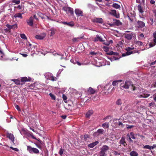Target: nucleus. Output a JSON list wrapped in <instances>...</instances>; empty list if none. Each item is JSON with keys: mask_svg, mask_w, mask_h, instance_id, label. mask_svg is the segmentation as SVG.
Masks as SVG:
<instances>
[{"mask_svg": "<svg viewBox=\"0 0 156 156\" xmlns=\"http://www.w3.org/2000/svg\"><path fill=\"white\" fill-rule=\"evenodd\" d=\"M129 87H131V89L133 91V93L137 94H138V96L139 98H147L150 96L149 94H147V91L143 89L135 87L131 84V82L130 81H126L125 84L121 86V87L126 89H128Z\"/></svg>", "mask_w": 156, "mask_h": 156, "instance_id": "nucleus-1", "label": "nucleus"}, {"mask_svg": "<svg viewBox=\"0 0 156 156\" xmlns=\"http://www.w3.org/2000/svg\"><path fill=\"white\" fill-rule=\"evenodd\" d=\"M134 49H136V48H135L134 47H133V46H131V47H128L126 48V50L127 52H126V53L122 54V56L124 57L127 55H129L132 53L136 52H133V51H131V50Z\"/></svg>", "mask_w": 156, "mask_h": 156, "instance_id": "nucleus-2", "label": "nucleus"}, {"mask_svg": "<svg viewBox=\"0 0 156 156\" xmlns=\"http://www.w3.org/2000/svg\"><path fill=\"white\" fill-rule=\"evenodd\" d=\"M27 150L31 154H37L39 153V151L37 149L32 147L30 146H27Z\"/></svg>", "mask_w": 156, "mask_h": 156, "instance_id": "nucleus-3", "label": "nucleus"}, {"mask_svg": "<svg viewBox=\"0 0 156 156\" xmlns=\"http://www.w3.org/2000/svg\"><path fill=\"white\" fill-rule=\"evenodd\" d=\"M46 78L47 79L51 80L53 81H56V78L55 77H54L52 74L51 73H45L44 75Z\"/></svg>", "mask_w": 156, "mask_h": 156, "instance_id": "nucleus-4", "label": "nucleus"}, {"mask_svg": "<svg viewBox=\"0 0 156 156\" xmlns=\"http://www.w3.org/2000/svg\"><path fill=\"white\" fill-rule=\"evenodd\" d=\"M63 9L67 14H70L71 15L73 14V9L71 8L65 7H63Z\"/></svg>", "mask_w": 156, "mask_h": 156, "instance_id": "nucleus-5", "label": "nucleus"}, {"mask_svg": "<svg viewBox=\"0 0 156 156\" xmlns=\"http://www.w3.org/2000/svg\"><path fill=\"white\" fill-rule=\"evenodd\" d=\"M153 36L154 42H151L150 43L149 45L150 47H153L156 44V31L153 33Z\"/></svg>", "mask_w": 156, "mask_h": 156, "instance_id": "nucleus-6", "label": "nucleus"}, {"mask_svg": "<svg viewBox=\"0 0 156 156\" xmlns=\"http://www.w3.org/2000/svg\"><path fill=\"white\" fill-rule=\"evenodd\" d=\"M109 149L107 145H103L101 149V153H103L105 154V152Z\"/></svg>", "mask_w": 156, "mask_h": 156, "instance_id": "nucleus-7", "label": "nucleus"}, {"mask_svg": "<svg viewBox=\"0 0 156 156\" xmlns=\"http://www.w3.org/2000/svg\"><path fill=\"white\" fill-rule=\"evenodd\" d=\"M109 13L116 18H119V13H117L116 11L115 10H111Z\"/></svg>", "mask_w": 156, "mask_h": 156, "instance_id": "nucleus-8", "label": "nucleus"}, {"mask_svg": "<svg viewBox=\"0 0 156 156\" xmlns=\"http://www.w3.org/2000/svg\"><path fill=\"white\" fill-rule=\"evenodd\" d=\"M75 12L76 15L78 16H83L82 11L79 9H76L75 10Z\"/></svg>", "mask_w": 156, "mask_h": 156, "instance_id": "nucleus-9", "label": "nucleus"}, {"mask_svg": "<svg viewBox=\"0 0 156 156\" xmlns=\"http://www.w3.org/2000/svg\"><path fill=\"white\" fill-rule=\"evenodd\" d=\"M145 25V23L143 21H138L137 22L136 26L139 28H142L144 27Z\"/></svg>", "mask_w": 156, "mask_h": 156, "instance_id": "nucleus-10", "label": "nucleus"}, {"mask_svg": "<svg viewBox=\"0 0 156 156\" xmlns=\"http://www.w3.org/2000/svg\"><path fill=\"white\" fill-rule=\"evenodd\" d=\"M127 137L128 139L130 141L133 142V141L131 140V138L135 139V137L134 136L133 133V132H131L129 134H128L127 136Z\"/></svg>", "mask_w": 156, "mask_h": 156, "instance_id": "nucleus-11", "label": "nucleus"}, {"mask_svg": "<svg viewBox=\"0 0 156 156\" xmlns=\"http://www.w3.org/2000/svg\"><path fill=\"white\" fill-rule=\"evenodd\" d=\"M46 36V34L45 33H42L40 35H37L35 36V38L37 39L42 40Z\"/></svg>", "mask_w": 156, "mask_h": 156, "instance_id": "nucleus-12", "label": "nucleus"}, {"mask_svg": "<svg viewBox=\"0 0 156 156\" xmlns=\"http://www.w3.org/2000/svg\"><path fill=\"white\" fill-rule=\"evenodd\" d=\"M34 18L32 16L30 17L29 20H27V22L28 24L30 26H32L33 25Z\"/></svg>", "mask_w": 156, "mask_h": 156, "instance_id": "nucleus-13", "label": "nucleus"}, {"mask_svg": "<svg viewBox=\"0 0 156 156\" xmlns=\"http://www.w3.org/2000/svg\"><path fill=\"white\" fill-rule=\"evenodd\" d=\"M104 132L103 129H98L96 132L94 133V136H98L99 134H102Z\"/></svg>", "mask_w": 156, "mask_h": 156, "instance_id": "nucleus-14", "label": "nucleus"}, {"mask_svg": "<svg viewBox=\"0 0 156 156\" xmlns=\"http://www.w3.org/2000/svg\"><path fill=\"white\" fill-rule=\"evenodd\" d=\"M7 137L9 138L12 142H13L14 141V137L13 134L7 133Z\"/></svg>", "mask_w": 156, "mask_h": 156, "instance_id": "nucleus-15", "label": "nucleus"}, {"mask_svg": "<svg viewBox=\"0 0 156 156\" xmlns=\"http://www.w3.org/2000/svg\"><path fill=\"white\" fill-rule=\"evenodd\" d=\"M94 22L102 23H103V19L101 18H96L93 19Z\"/></svg>", "mask_w": 156, "mask_h": 156, "instance_id": "nucleus-16", "label": "nucleus"}, {"mask_svg": "<svg viewBox=\"0 0 156 156\" xmlns=\"http://www.w3.org/2000/svg\"><path fill=\"white\" fill-rule=\"evenodd\" d=\"M25 13L24 12H23L22 13H21L20 12H18V13H17L16 14H15L14 15V17L15 18H19L21 19H22L23 17L22 16V14H24Z\"/></svg>", "mask_w": 156, "mask_h": 156, "instance_id": "nucleus-17", "label": "nucleus"}, {"mask_svg": "<svg viewBox=\"0 0 156 156\" xmlns=\"http://www.w3.org/2000/svg\"><path fill=\"white\" fill-rule=\"evenodd\" d=\"M133 35L134 34L132 33L127 34L125 35V37L128 40H130L132 39V37H133Z\"/></svg>", "mask_w": 156, "mask_h": 156, "instance_id": "nucleus-18", "label": "nucleus"}, {"mask_svg": "<svg viewBox=\"0 0 156 156\" xmlns=\"http://www.w3.org/2000/svg\"><path fill=\"white\" fill-rule=\"evenodd\" d=\"M62 23L65 25H67L69 27H72L74 25V23L73 22H62Z\"/></svg>", "mask_w": 156, "mask_h": 156, "instance_id": "nucleus-19", "label": "nucleus"}, {"mask_svg": "<svg viewBox=\"0 0 156 156\" xmlns=\"http://www.w3.org/2000/svg\"><path fill=\"white\" fill-rule=\"evenodd\" d=\"M6 26L9 29L17 28V24H16L12 25H11L9 24L6 25Z\"/></svg>", "mask_w": 156, "mask_h": 156, "instance_id": "nucleus-20", "label": "nucleus"}, {"mask_svg": "<svg viewBox=\"0 0 156 156\" xmlns=\"http://www.w3.org/2000/svg\"><path fill=\"white\" fill-rule=\"evenodd\" d=\"M119 143L123 145L124 146H125L126 143L125 141V138L124 137L122 136V137L120 140Z\"/></svg>", "mask_w": 156, "mask_h": 156, "instance_id": "nucleus-21", "label": "nucleus"}, {"mask_svg": "<svg viewBox=\"0 0 156 156\" xmlns=\"http://www.w3.org/2000/svg\"><path fill=\"white\" fill-rule=\"evenodd\" d=\"M95 41H105V40H103L102 39V38L100 36L98 35H97L96 37L95 38Z\"/></svg>", "mask_w": 156, "mask_h": 156, "instance_id": "nucleus-22", "label": "nucleus"}, {"mask_svg": "<svg viewBox=\"0 0 156 156\" xmlns=\"http://www.w3.org/2000/svg\"><path fill=\"white\" fill-rule=\"evenodd\" d=\"M98 143V141H96L91 143L88 145V147L90 148H93Z\"/></svg>", "mask_w": 156, "mask_h": 156, "instance_id": "nucleus-23", "label": "nucleus"}, {"mask_svg": "<svg viewBox=\"0 0 156 156\" xmlns=\"http://www.w3.org/2000/svg\"><path fill=\"white\" fill-rule=\"evenodd\" d=\"M36 52H37V53L36 52V51H34V52L33 53V51H32V53H33L32 54H39L40 53L42 54H43V52L41 51H40V50L39 48H36Z\"/></svg>", "mask_w": 156, "mask_h": 156, "instance_id": "nucleus-24", "label": "nucleus"}, {"mask_svg": "<svg viewBox=\"0 0 156 156\" xmlns=\"http://www.w3.org/2000/svg\"><path fill=\"white\" fill-rule=\"evenodd\" d=\"M93 111L92 110L89 111L86 114V116L87 118H89L93 114Z\"/></svg>", "mask_w": 156, "mask_h": 156, "instance_id": "nucleus-25", "label": "nucleus"}, {"mask_svg": "<svg viewBox=\"0 0 156 156\" xmlns=\"http://www.w3.org/2000/svg\"><path fill=\"white\" fill-rule=\"evenodd\" d=\"M95 90L91 87H90L89 88V89L88 90V92L89 93H90V94H94L95 92Z\"/></svg>", "mask_w": 156, "mask_h": 156, "instance_id": "nucleus-26", "label": "nucleus"}, {"mask_svg": "<svg viewBox=\"0 0 156 156\" xmlns=\"http://www.w3.org/2000/svg\"><path fill=\"white\" fill-rule=\"evenodd\" d=\"M82 38V37H75L72 39V41L74 42H77L80 41Z\"/></svg>", "mask_w": 156, "mask_h": 156, "instance_id": "nucleus-27", "label": "nucleus"}, {"mask_svg": "<svg viewBox=\"0 0 156 156\" xmlns=\"http://www.w3.org/2000/svg\"><path fill=\"white\" fill-rule=\"evenodd\" d=\"M130 154L131 156H137L138 154L136 151H133L130 153Z\"/></svg>", "mask_w": 156, "mask_h": 156, "instance_id": "nucleus-28", "label": "nucleus"}, {"mask_svg": "<svg viewBox=\"0 0 156 156\" xmlns=\"http://www.w3.org/2000/svg\"><path fill=\"white\" fill-rule=\"evenodd\" d=\"M113 7L115 8L116 9H119L120 7V5L118 4L114 3L112 5Z\"/></svg>", "mask_w": 156, "mask_h": 156, "instance_id": "nucleus-29", "label": "nucleus"}, {"mask_svg": "<svg viewBox=\"0 0 156 156\" xmlns=\"http://www.w3.org/2000/svg\"><path fill=\"white\" fill-rule=\"evenodd\" d=\"M135 44L136 47L137 46L142 45L143 43L140 41H137L135 42Z\"/></svg>", "mask_w": 156, "mask_h": 156, "instance_id": "nucleus-30", "label": "nucleus"}, {"mask_svg": "<svg viewBox=\"0 0 156 156\" xmlns=\"http://www.w3.org/2000/svg\"><path fill=\"white\" fill-rule=\"evenodd\" d=\"M55 29L52 28H51L50 30V31L51 32L50 33V36H52L54 35L55 33Z\"/></svg>", "mask_w": 156, "mask_h": 156, "instance_id": "nucleus-31", "label": "nucleus"}, {"mask_svg": "<svg viewBox=\"0 0 156 156\" xmlns=\"http://www.w3.org/2000/svg\"><path fill=\"white\" fill-rule=\"evenodd\" d=\"M122 81V80H115L113 81L112 83V85L115 86H116L118 84V82H121Z\"/></svg>", "mask_w": 156, "mask_h": 156, "instance_id": "nucleus-32", "label": "nucleus"}, {"mask_svg": "<svg viewBox=\"0 0 156 156\" xmlns=\"http://www.w3.org/2000/svg\"><path fill=\"white\" fill-rule=\"evenodd\" d=\"M102 126L104 128H108L109 127L108 123L107 122H105L102 125Z\"/></svg>", "mask_w": 156, "mask_h": 156, "instance_id": "nucleus-33", "label": "nucleus"}, {"mask_svg": "<svg viewBox=\"0 0 156 156\" xmlns=\"http://www.w3.org/2000/svg\"><path fill=\"white\" fill-rule=\"evenodd\" d=\"M17 9L19 10H21V11H20V12H22L24 9V6H22V5H18L17 7Z\"/></svg>", "mask_w": 156, "mask_h": 156, "instance_id": "nucleus-34", "label": "nucleus"}, {"mask_svg": "<svg viewBox=\"0 0 156 156\" xmlns=\"http://www.w3.org/2000/svg\"><path fill=\"white\" fill-rule=\"evenodd\" d=\"M116 104L118 105H121L122 104V101L121 99H118L116 102Z\"/></svg>", "mask_w": 156, "mask_h": 156, "instance_id": "nucleus-35", "label": "nucleus"}, {"mask_svg": "<svg viewBox=\"0 0 156 156\" xmlns=\"http://www.w3.org/2000/svg\"><path fill=\"white\" fill-rule=\"evenodd\" d=\"M20 37L24 40H27V37L24 34H20Z\"/></svg>", "mask_w": 156, "mask_h": 156, "instance_id": "nucleus-36", "label": "nucleus"}, {"mask_svg": "<svg viewBox=\"0 0 156 156\" xmlns=\"http://www.w3.org/2000/svg\"><path fill=\"white\" fill-rule=\"evenodd\" d=\"M12 81H14L16 84L19 85L20 84V81L18 80L13 79Z\"/></svg>", "mask_w": 156, "mask_h": 156, "instance_id": "nucleus-37", "label": "nucleus"}, {"mask_svg": "<svg viewBox=\"0 0 156 156\" xmlns=\"http://www.w3.org/2000/svg\"><path fill=\"white\" fill-rule=\"evenodd\" d=\"M96 66H100L103 65V64L101 63V62H100L99 60L97 61L96 62Z\"/></svg>", "mask_w": 156, "mask_h": 156, "instance_id": "nucleus-38", "label": "nucleus"}, {"mask_svg": "<svg viewBox=\"0 0 156 156\" xmlns=\"http://www.w3.org/2000/svg\"><path fill=\"white\" fill-rule=\"evenodd\" d=\"M103 50L106 52H107L109 51V48L108 47L104 46L103 47Z\"/></svg>", "mask_w": 156, "mask_h": 156, "instance_id": "nucleus-39", "label": "nucleus"}, {"mask_svg": "<svg viewBox=\"0 0 156 156\" xmlns=\"http://www.w3.org/2000/svg\"><path fill=\"white\" fill-rule=\"evenodd\" d=\"M138 10L139 12L142 13L143 12V11L142 9L141 6L140 5H138Z\"/></svg>", "mask_w": 156, "mask_h": 156, "instance_id": "nucleus-40", "label": "nucleus"}, {"mask_svg": "<svg viewBox=\"0 0 156 156\" xmlns=\"http://www.w3.org/2000/svg\"><path fill=\"white\" fill-rule=\"evenodd\" d=\"M144 35L143 34H141L138 36V39L139 40H141L144 38Z\"/></svg>", "mask_w": 156, "mask_h": 156, "instance_id": "nucleus-41", "label": "nucleus"}, {"mask_svg": "<svg viewBox=\"0 0 156 156\" xmlns=\"http://www.w3.org/2000/svg\"><path fill=\"white\" fill-rule=\"evenodd\" d=\"M70 61L72 62L74 64H76V63H77L79 66H81V65H82L81 63L77 61H76V62H73V60L71 59V60Z\"/></svg>", "mask_w": 156, "mask_h": 156, "instance_id": "nucleus-42", "label": "nucleus"}, {"mask_svg": "<svg viewBox=\"0 0 156 156\" xmlns=\"http://www.w3.org/2000/svg\"><path fill=\"white\" fill-rule=\"evenodd\" d=\"M12 2L16 4H19L20 2V0H12Z\"/></svg>", "mask_w": 156, "mask_h": 156, "instance_id": "nucleus-43", "label": "nucleus"}, {"mask_svg": "<svg viewBox=\"0 0 156 156\" xmlns=\"http://www.w3.org/2000/svg\"><path fill=\"white\" fill-rule=\"evenodd\" d=\"M49 95L50 96L52 99L54 100L55 99V97L54 94H52L51 93H50Z\"/></svg>", "mask_w": 156, "mask_h": 156, "instance_id": "nucleus-44", "label": "nucleus"}, {"mask_svg": "<svg viewBox=\"0 0 156 156\" xmlns=\"http://www.w3.org/2000/svg\"><path fill=\"white\" fill-rule=\"evenodd\" d=\"M143 148L145 149H148L150 150H151V146L149 145H146L144 146Z\"/></svg>", "mask_w": 156, "mask_h": 156, "instance_id": "nucleus-45", "label": "nucleus"}, {"mask_svg": "<svg viewBox=\"0 0 156 156\" xmlns=\"http://www.w3.org/2000/svg\"><path fill=\"white\" fill-rule=\"evenodd\" d=\"M63 151H64V150L62 148H61L59 150V154L61 155H62L63 153Z\"/></svg>", "mask_w": 156, "mask_h": 156, "instance_id": "nucleus-46", "label": "nucleus"}, {"mask_svg": "<svg viewBox=\"0 0 156 156\" xmlns=\"http://www.w3.org/2000/svg\"><path fill=\"white\" fill-rule=\"evenodd\" d=\"M62 98L63 100H64L65 102H66L65 101L67 99V97L66 96V95H65V94H63L62 95Z\"/></svg>", "mask_w": 156, "mask_h": 156, "instance_id": "nucleus-47", "label": "nucleus"}, {"mask_svg": "<svg viewBox=\"0 0 156 156\" xmlns=\"http://www.w3.org/2000/svg\"><path fill=\"white\" fill-rule=\"evenodd\" d=\"M27 47H31V44L29 42H26Z\"/></svg>", "mask_w": 156, "mask_h": 156, "instance_id": "nucleus-48", "label": "nucleus"}, {"mask_svg": "<svg viewBox=\"0 0 156 156\" xmlns=\"http://www.w3.org/2000/svg\"><path fill=\"white\" fill-rule=\"evenodd\" d=\"M90 54L92 55H95L97 54V53L95 51H91L90 52Z\"/></svg>", "mask_w": 156, "mask_h": 156, "instance_id": "nucleus-49", "label": "nucleus"}, {"mask_svg": "<svg viewBox=\"0 0 156 156\" xmlns=\"http://www.w3.org/2000/svg\"><path fill=\"white\" fill-rule=\"evenodd\" d=\"M10 148L12 149L13 150H14L15 151H19L18 149L17 148H13V147H10Z\"/></svg>", "mask_w": 156, "mask_h": 156, "instance_id": "nucleus-50", "label": "nucleus"}, {"mask_svg": "<svg viewBox=\"0 0 156 156\" xmlns=\"http://www.w3.org/2000/svg\"><path fill=\"white\" fill-rule=\"evenodd\" d=\"M30 136H31L34 139H36V140H37V139H36V138L35 137H34V136L33 135V134H32V133H31L30 134ZM38 140V141H39L40 142V143H41V141H40L39 140Z\"/></svg>", "mask_w": 156, "mask_h": 156, "instance_id": "nucleus-51", "label": "nucleus"}, {"mask_svg": "<svg viewBox=\"0 0 156 156\" xmlns=\"http://www.w3.org/2000/svg\"><path fill=\"white\" fill-rule=\"evenodd\" d=\"M119 46H121L122 44V41H119L117 44Z\"/></svg>", "mask_w": 156, "mask_h": 156, "instance_id": "nucleus-52", "label": "nucleus"}, {"mask_svg": "<svg viewBox=\"0 0 156 156\" xmlns=\"http://www.w3.org/2000/svg\"><path fill=\"white\" fill-rule=\"evenodd\" d=\"M15 107L18 111H21L20 109V107L19 105H16L15 106Z\"/></svg>", "mask_w": 156, "mask_h": 156, "instance_id": "nucleus-53", "label": "nucleus"}, {"mask_svg": "<svg viewBox=\"0 0 156 156\" xmlns=\"http://www.w3.org/2000/svg\"><path fill=\"white\" fill-rule=\"evenodd\" d=\"M134 127V126H133V125H128L127 126V129H131V128H132L133 127Z\"/></svg>", "mask_w": 156, "mask_h": 156, "instance_id": "nucleus-54", "label": "nucleus"}, {"mask_svg": "<svg viewBox=\"0 0 156 156\" xmlns=\"http://www.w3.org/2000/svg\"><path fill=\"white\" fill-rule=\"evenodd\" d=\"M152 87H156V82L154 83H153L151 84Z\"/></svg>", "mask_w": 156, "mask_h": 156, "instance_id": "nucleus-55", "label": "nucleus"}, {"mask_svg": "<svg viewBox=\"0 0 156 156\" xmlns=\"http://www.w3.org/2000/svg\"><path fill=\"white\" fill-rule=\"evenodd\" d=\"M27 77L23 78L21 79V80L23 81H27Z\"/></svg>", "mask_w": 156, "mask_h": 156, "instance_id": "nucleus-56", "label": "nucleus"}, {"mask_svg": "<svg viewBox=\"0 0 156 156\" xmlns=\"http://www.w3.org/2000/svg\"><path fill=\"white\" fill-rule=\"evenodd\" d=\"M36 145L37 146V147L41 149V146L39 145L38 143H35Z\"/></svg>", "mask_w": 156, "mask_h": 156, "instance_id": "nucleus-57", "label": "nucleus"}, {"mask_svg": "<svg viewBox=\"0 0 156 156\" xmlns=\"http://www.w3.org/2000/svg\"><path fill=\"white\" fill-rule=\"evenodd\" d=\"M114 154L116 155H119L120 154V153L116 151H114Z\"/></svg>", "mask_w": 156, "mask_h": 156, "instance_id": "nucleus-58", "label": "nucleus"}, {"mask_svg": "<svg viewBox=\"0 0 156 156\" xmlns=\"http://www.w3.org/2000/svg\"><path fill=\"white\" fill-rule=\"evenodd\" d=\"M153 96L154 100L156 101V93L154 94Z\"/></svg>", "mask_w": 156, "mask_h": 156, "instance_id": "nucleus-59", "label": "nucleus"}, {"mask_svg": "<svg viewBox=\"0 0 156 156\" xmlns=\"http://www.w3.org/2000/svg\"><path fill=\"white\" fill-rule=\"evenodd\" d=\"M20 54L21 55L24 57H26L27 56V55L26 54L20 53Z\"/></svg>", "mask_w": 156, "mask_h": 156, "instance_id": "nucleus-60", "label": "nucleus"}, {"mask_svg": "<svg viewBox=\"0 0 156 156\" xmlns=\"http://www.w3.org/2000/svg\"><path fill=\"white\" fill-rule=\"evenodd\" d=\"M103 44L107 45H109V43L108 41L104 42Z\"/></svg>", "mask_w": 156, "mask_h": 156, "instance_id": "nucleus-61", "label": "nucleus"}, {"mask_svg": "<svg viewBox=\"0 0 156 156\" xmlns=\"http://www.w3.org/2000/svg\"><path fill=\"white\" fill-rule=\"evenodd\" d=\"M156 73H152L151 74V76L153 77H154V76H156Z\"/></svg>", "mask_w": 156, "mask_h": 156, "instance_id": "nucleus-62", "label": "nucleus"}, {"mask_svg": "<svg viewBox=\"0 0 156 156\" xmlns=\"http://www.w3.org/2000/svg\"><path fill=\"white\" fill-rule=\"evenodd\" d=\"M151 147V149H153L156 147V145L154 144L153 146H152Z\"/></svg>", "mask_w": 156, "mask_h": 156, "instance_id": "nucleus-63", "label": "nucleus"}, {"mask_svg": "<svg viewBox=\"0 0 156 156\" xmlns=\"http://www.w3.org/2000/svg\"><path fill=\"white\" fill-rule=\"evenodd\" d=\"M99 156H105V154L103 153H101L100 152V153Z\"/></svg>", "mask_w": 156, "mask_h": 156, "instance_id": "nucleus-64", "label": "nucleus"}]
</instances>
